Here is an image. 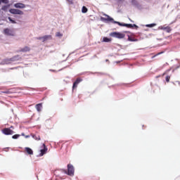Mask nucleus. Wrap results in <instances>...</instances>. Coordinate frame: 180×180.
I'll use <instances>...</instances> for the list:
<instances>
[{
	"label": "nucleus",
	"instance_id": "nucleus-16",
	"mask_svg": "<svg viewBox=\"0 0 180 180\" xmlns=\"http://www.w3.org/2000/svg\"><path fill=\"white\" fill-rule=\"evenodd\" d=\"M49 39H51V35H45L42 37V41H46V40H49Z\"/></svg>",
	"mask_w": 180,
	"mask_h": 180
},
{
	"label": "nucleus",
	"instance_id": "nucleus-17",
	"mask_svg": "<svg viewBox=\"0 0 180 180\" xmlns=\"http://www.w3.org/2000/svg\"><path fill=\"white\" fill-rule=\"evenodd\" d=\"M82 13H86V12H88V8L84 6L82 8Z\"/></svg>",
	"mask_w": 180,
	"mask_h": 180
},
{
	"label": "nucleus",
	"instance_id": "nucleus-5",
	"mask_svg": "<svg viewBox=\"0 0 180 180\" xmlns=\"http://www.w3.org/2000/svg\"><path fill=\"white\" fill-rule=\"evenodd\" d=\"M14 8H16L17 9H25L26 5L22 3H16L14 4Z\"/></svg>",
	"mask_w": 180,
	"mask_h": 180
},
{
	"label": "nucleus",
	"instance_id": "nucleus-30",
	"mask_svg": "<svg viewBox=\"0 0 180 180\" xmlns=\"http://www.w3.org/2000/svg\"><path fill=\"white\" fill-rule=\"evenodd\" d=\"M37 39V40H43V37H38Z\"/></svg>",
	"mask_w": 180,
	"mask_h": 180
},
{
	"label": "nucleus",
	"instance_id": "nucleus-31",
	"mask_svg": "<svg viewBox=\"0 0 180 180\" xmlns=\"http://www.w3.org/2000/svg\"><path fill=\"white\" fill-rule=\"evenodd\" d=\"M25 137H26V139H27V138L30 137V136L28 135V136H26Z\"/></svg>",
	"mask_w": 180,
	"mask_h": 180
},
{
	"label": "nucleus",
	"instance_id": "nucleus-11",
	"mask_svg": "<svg viewBox=\"0 0 180 180\" xmlns=\"http://www.w3.org/2000/svg\"><path fill=\"white\" fill-rule=\"evenodd\" d=\"M125 27H128L129 29H132V27H136V29H139V26H137L136 24H125Z\"/></svg>",
	"mask_w": 180,
	"mask_h": 180
},
{
	"label": "nucleus",
	"instance_id": "nucleus-4",
	"mask_svg": "<svg viewBox=\"0 0 180 180\" xmlns=\"http://www.w3.org/2000/svg\"><path fill=\"white\" fill-rule=\"evenodd\" d=\"M2 133L6 136H9L13 134L15 132L11 128H4L2 129Z\"/></svg>",
	"mask_w": 180,
	"mask_h": 180
},
{
	"label": "nucleus",
	"instance_id": "nucleus-23",
	"mask_svg": "<svg viewBox=\"0 0 180 180\" xmlns=\"http://www.w3.org/2000/svg\"><path fill=\"white\" fill-rule=\"evenodd\" d=\"M20 137V134H15L12 136V139H14V140H16V139H19Z\"/></svg>",
	"mask_w": 180,
	"mask_h": 180
},
{
	"label": "nucleus",
	"instance_id": "nucleus-26",
	"mask_svg": "<svg viewBox=\"0 0 180 180\" xmlns=\"http://www.w3.org/2000/svg\"><path fill=\"white\" fill-rule=\"evenodd\" d=\"M165 79L166 82H169V80L171 79V76H167Z\"/></svg>",
	"mask_w": 180,
	"mask_h": 180
},
{
	"label": "nucleus",
	"instance_id": "nucleus-32",
	"mask_svg": "<svg viewBox=\"0 0 180 180\" xmlns=\"http://www.w3.org/2000/svg\"><path fill=\"white\" fill-rule=\"evenodd\" d=\"M10 129H13V126H11V127H10Z\"/></svg>",
	"mask_w": 180,
	"mask_h": 180
},
{
	"label": "nucleus",
	"instance_id": "nucleus-28",
	"mask_svg": "<svg viewBox=\"0 0 180 180\" xmlns=\"http://www.w3.org/2000/svg\"><path fill=\"white\" fill-rule=\"evenodd\" d=\"M8 9V6H4L3 7H2V10L3 11H6Z\"/></svg>",
	"mask_w": 180,
	"mask_h": 180
},
{
	"label": "nucleus",
	"instance_id": "nucleus-19",
	"mask_svg": "<svg viewBox=\"0 0 180 180\" xmlns=\"http://www.w3.org/2000/svg\"><path fill=\"white\" fill-rule=\"evenodd\" d=\"M128 41H137V39H134V38H133V37H128Z\"/></svg>",
	"mask_w": 180,
	"mask_h": 180
},
{
	"label": "nucleus",
	"instance_id": "nucleus-12",
	"mask_svg": "<svg viewBox=\"0 0 180 180\" xmlns=\"http://www.w3.org/2000/svg\"><path fill=\"white\" fill-rule=\"evenodd\" d=\"M27 51H30V48L29 46H25L20 50V52L21 53H27Z\"/></svg>",
	"mask_w": 180,
	"mask_h": 180
},
{
	"label": "nucleus",
	"instance_id": "nucleus-13",
	"mask_svg": "<svg viewBox=\"0 0 180 180\" xmlns=\"http://www.w3.org/2000/svg\"><path fill=\"white\" fill-rule=\"evenodd\" d=\"M20 60V57L19 55H17L9 59V61H19Z\"/></svg>",
	"mask_w": 180,
	"mask_h": 180
},
{
	"label": "nucleus",
	"instance_id": "nucleus-33",
	"mask_svg": "<svg viewBox=\"0 0 180 180\" xmlns=\"http://www.w3.org/2000/svg\"><path fill=\"white\" fill-rule=\"evenodd\" d=\"M22 136H25V134L22 133Z\"/></svg>",
	"mask_w": 180,
	"mask_h": 180
},
{
	"label": "nucleus",
	"instance_id": "nucleus-7",
	"mask_svg": "<svg viewBox=\"0 0 180 180\" xmlns=\"http://www.w3.org/2000/svg\"><path fill=\"white\" fill-rule=\"evenodd\" d=\"M43 147L44 148L40 150L39 157H43V155L47 153L48 148L47 146H46V144L44 143Z\"/></svg>",
	"mask_w": 180,
	"mask_h": 180
},
{
	"label": "nucleus",
	"instance_id": "nucleus-8",
	"mask_svg": "<svg viewBox=\"0 0 180 180\" xmlns=\"http://www.w3.org/2000/svg\"><path fill=\"white\" fill-rule=\"evenodd\" d=\"M4 34H6L7 36H14L13 31L11 30H9V28H6L4 30Z\"/></svg>",
	"mask_w": 180,
	"mask_h": 180
},
{
	"label": "nucleus",
	"instance_id": "nucleus-14",
	"mask_svg": "<svg viewBox=\"0 0 180 180\" xmlns=\"http://www.w3.org/2000/svg\"><path fill=\"white\" fill-rule=\"evenodd\" d=\"M35 108L37 112H41V108H43V105L41 103L37 104Z\"/></svg>",
	"mask_w": 180,
	"mask_h": 180
},
{
	"label": "nucleus",
	"instance_id": "nucleus-1",
	"mask_svg": "<svg viewBox=\"0 0 180 180\" xmlns=\"http://www.w3.org/2000/svg\"><path fill=\"white\" fill-rule=\"evenodd\" d=\"M110 36H111V37H115L116 39H124L126 34L122 32H111Z\"/></svg>",
	"mask_w": 180,
	"mask_h": 180
},
{
	"label": "nucleus",
	"instance_id": "nucleus-20",
	"mask_svg": "<svg viewBox=\"0 0 180 180\" xmlns=\"http://www.w3.org/2000/svg\"><path fill=\"white\" fill-rule=\"evenodd\" d=\"M1 4H9V0H0V5Z\"/></svg>",
	"mask_w": 180,
	"mask_h": 180
},
{
	"label": "nucleus",
	"instance_id": "nucleus-10",
	"mask_svg": "<svg viewBox=\"0 0 180 180\" xmlns=\"http://www.w3.org/2000/svg\"><path fill=\"white\" fill-rule=\"evenodd\" d=\"M105 16L107 17V18H101V20H106L107 22H115V20L113 18H110V16L105 14Z\"/></svg>",
	"mask_w": 180,
	"mask_h": 180
},
{
	"label": "nucleus",
	"instance_id": "nucleus-18",
	"mask_svg": "<svg viewBox=\"0 0 180 180\" xmlns=\"http://www.w3.org/2000/svg\"><path fill=\"white\" fill-rule=\"evenodd\" d=\"M104 43H109V41H110V39L108 38V37H103V41Z\"/></svg>",
	"mask_w": 180,
	"mask_h": 180
},
{
	"label": "nucleus",
	"instance_id": "nucleus-22",
	"mask_svg": "<svg viewBox=\"0 0 180 180\" xmlns=\"http://www.w3.org/2000/svg\"><path fill=\"white\" fill-rule=\"evenodd\" d=\"M114 23H116L117 25H119V26H124L126 25L125 23H121L120 22L117 21H114Z\"/></svg>",
	"mask_w": 180,
	"mask_h": 180
},
{
	"label": "nucleus",
	"instance_id": "nucleus-9",
	"mask_svg": "<svg viewBox=\"0 0 180 180\" xmlns=\"http://www.w3.org/2000/svg\"><path fill=\"white\" fill-rule=\"evenodd\" d=\"M82 79L77 78L76 81L73 83L72 89H75V88L78 86V84H79V82H82Z\"/></svg>",
	"mask_w": 180,
	"mask_h": 180
},
{
	"label": "nucleus",
	"instance_id": "nucleus-34",
	"mask_svg": "<svg viewBox=\"0 0 180 180\" xmlns=\"http://www.w3.org/2000/svg\"><path fill=\"white\" fill-rule=\"evenodd\" d=\"M158 55H160V53H158Z\"/></svg>",
	"mask_w": 180,
	"mask_h": 180
},
{
	"label": "nucleus",
	"instance_id": "nucleus-25",
	"mask_svg": "<svg viewBox=\"0 0 180 180\" xmlns=\"http://www.w3.org/2000/svg\"><path fill=\"white\" fill-rule=\"evenodd\" d=\"M32 137H33V139H34V140H37V141L40 140L39 136H37L36 135H34Z\"/></svg>",
	"mask_w": 180,
	"mask_h": 180
},
{
	"label": "nucleus",
	"instance_id": "nucleus-24",
	"mask_svg": "<svg viewBox=\"0 0 180 180\" xmlns=\"http://www.w3.org/2000/svg\"><path fill=\"white\" fill-rule=\"evenodd\" d=\"M56 36L57 37H63V34H61L60 32H56Z\"/></svg>",
	"mask_w": 180,
	"mask_h": 180
},
{
	"label": "nucleus",
	"instance_id": "nucleus-29",
	"mask_svg": "<svg viewBox=\"0 0 180 180\" xmlns=\"http://www.w3.org/2000/svg\"><path fill=\"white\" fill-rule=\"evenodd\" d=\"M3 94H11V91L7 90L6 91H3Z\"/></svg>",
	"mask_w": 180,
	"mask_h": 180
},
{
	"label": "nucleus",
	"instance_id": "nucleus-3",
	"mask_svg": "<svg viewBox=\"0 0 180 180\" xmlns=\"http://www.w3.org/2000/svg\"><path fill=\"white\" fill-rule=\"evenodd\" d=\"M10 13H12L13 15H24L23 11L16 9V8H11L9 10Z\"/></svg>",
	"mask_w": 180,
	"mask_h": 180
},
{
	"label": "nucleus",
	"instance_id": "nucleus-27",
	"mask_svg": "<svg viewBox=\"0 0 180 180\" xmlns=\"http://www.w3.org/2000/svg\"><path fill=\"white\" fill-rule=\"evenodd\" d=\"M8 20H10V22H11V23H16V21L12 20V18H11V17L8 18Z\"/></svg>",
	"mask_w": 180,
	"mask_h": 180
},
{
	"label": "nucleus",
	"instance_id": "nucleus-2",
	"mask_svg": "<svg viewBox=\"0 0 180 180\" xmlns=\"http://www.w3.org/2000/svg\"><path fill=\"white\" fill-rule=\"evenodd\" d=\"M65 172L69 175V176H74V172H75L74 166L70 164L68 165V172Z\"/></svg>",
	"mask_w": 180,
	"mask_h": 180
},
{
	"label": "nucleus",
	"instance_id": "nucleus-6",
	"mask_svg": "<svg viewBox=\"0 0 180 180\" xmlns=\"http://www.w3.org/2000/svg\"><path fill=\"white\" fill-rule=\"evenodd\" d=\"M158 29H159L160 30H165V32H167V33H171V30H172L171 29V27H169V26H167V27H165V26H160V27H158Z\"/></svg>",
	"mask_w": 180,
	"mask_h": 180
},
{
	"label": "nucleus",
	"instance_id": "nucleus-21",
	"mask_svg": "<svg viewBox=\"0 0 180 180\" xmlns=\"http://www.w3.org/2000/svg\"><path fill=\"white\" fill-rule=\"evenodd\" d=\"M154 26H157V24L153 23V24L146 25V27H154Z\"/></svg>",
	"mask_w": 180,
	"mask_h": 180
},
{
	"label": "nucleus",
	"instance_id": "nucleus-15",
	"mask_svg": "<svg viewBox=\"0 0 180 180\" xmlns=\"http://www.w3.org/2000/svg\"><path fill=\"white\" fill-rule=\"evenodd\" d=\"M25 151L29 154V155H33V150L30 148H25Z\"/></svg>",
	"mask_w": 180,
	"mask_h": 180
}]
</instances>
